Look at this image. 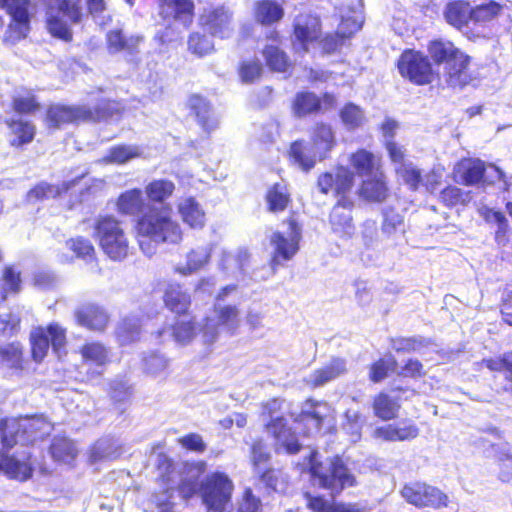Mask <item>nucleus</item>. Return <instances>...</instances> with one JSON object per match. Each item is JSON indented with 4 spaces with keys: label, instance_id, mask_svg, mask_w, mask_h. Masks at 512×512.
<instances>
[{
    "label": "nucleus",
    "instance_id": "nucleus-14",
    "mask_svg": "<svg viewBox=\"0 0 512 512\" xmlns=\"http://www.w3.org/2000/svg\"><path fill=\"white\" fill-rule=\"evenodd\" d=\"M301 230L296 221L290 220L284 231H276L270 237V244L274 249L271 260L273 271L277 269L283 261H289L293 258L299 249V240Z\"/></svg>",
    "mask_w": 512,
    "mask_h": 512
},
{
    "label": "nucleus",
    "instance_id": "nucleus-60",
    "mask_svg": "<svg viewBox=\"0 0 512 512\" xmlns=\"http://www.w3.org/2000/svg\"><path fill=\"white\" fill-rule=\"evenodd\" d=\"M395 365L396 361L394 359H379L371 365L369 379L374 383L381 382L387 377L388 372L393 369Z\"/></svg>",
    "mask_w": 512,
    "mask_h": 512
},
{
    "label": "nucleus",
    "instance_id": "nucleus-8",
    "mask_svg": "<svg viewBox=\"0 0 512 512\" xmlns=\"http://www.w3.org/2000/svg\"><path fill=\"white\" fill-rule=\"evenodd\" d=\"M113 108L111 102L102 100L101 103L94 108V110L86 106H63L53 105L47 111V124L52 128H59L64 124L72 123L74 121L84 120H101L111 116Z\"/></svg>",
    "mask_w": 512,
    "mask_h": 512
},
{
    "label": "nucleus",
    "instance_id": "nucleus-56",
    "mask_svg": "<svg viewBox=\"0 0 512 512\" xmlns=\"http://www.w3.org/2000/svg\"><path fill=\"white\" fill-rule=\"evenodd\" d=\"M264 56L267 65L274 71L284 72L289 66L287 56L284 52L279 50L276 46H266Z\"/></svg>",
    "mask_w": 512,
    "mask_h": 512
},
{
    "label": "nucleus",
    "instance_id": "nucleus-4",
    "mask_svg": "<svg viewBox=\"0 0 512 512\" xmlns=\"http://www.w3.org/2000/svg\"><path fill=\"white\" fill-rule=\"evenodd\" d=\"M52 429V424L42 415L5 419L0 422L1 440L7 449L17 443L27 444L43 439Z\"/></svg>",
    "mask_w": 512,
    "mask_h": 512
},
{
    "label": "nucleus",
    "instance_id": "nucleus-44",
    "mask_svg": "<svg viewBox=\"0 0 512 512\" xmlns=\"http://www.w3.org/2000/svg\"><path fill=\"white\" fill-rule=\"evenodd\" d=\"M458 173L465 185H473L485 177L486 167L483 161L470 159L460 164Z\"/></svg>",
    "mask_w": 512,
    "mask_h": 512
},
{
    "label": "nucleus",
    "instance_id": "nucleus-24",
    "mask_svg": "<svg viewBox=\"0 0 512 512\" xmlns=\"http://www.w3.org/2000/svg\"><path fill=\"white\" fill-rule=\"evenodd\" d=\"M187 107L195 115L198 124L205 132L211 133L217 129L219 119L205 98L197 94L191 95L188 98Z\"/></svg>",
    "mask_w": 512,
    "mask_h": 512
},
{
    "label": "nucleus",
    "instance_id": "nucleus-15",
    "mask_svg": "<svg viewBox=\"0 0 512 512\" xmlns=\"http://www.w3.org/2000/svg\"><path fill=\"white\" fill-rule=\"evenodd\" d=\"M32 356L37 362L43 360L50 345L60 356L66 345V330L58 323H52L47 328L38 327L31 332Z\"/></svg>",
    "mask_w": 512,
    "mask_h": 512
},
{
    "label": "nucleus",
    "instance_id": "nucleus-52",
    "mask_svg": "<svg viewBox=\"0 0 512 512\" xmlns=\"http://www.w3.org/2000/svg\"><path fill=\"white\" fill-rule=\"evenodd\" d=\"M395 171L411 190L418 189L422 182V175L421 171L412 162L400 163V166L395 167Z\"/></svg>",
    "mask_w": 512,
    "mask_h": 512
},
{
    "label": "nucleus",
    "instance_id": "nucleus-54",
    "mask_svg": "<svg viewBox=\"0 0 512 512\" xmlns=\"http://www.w3.org/2000/svg\"><path fill=\"white\" fill-rule=\"evenodd\" d=\"M0 470L5 471L13 478L25 480L29 477L27 466L14 457L0 453Z\"/></svg>",
    "mask_w": 512,
    "mask_h": 512
},
{
    "label": "nucleus",
    "instance_id": "nucleus-10",
    "mask_svg": "<svg viewBox=\"0 0 512 512\" xmlns=\"http://www.w3.org/2000/svg\"><path fill=\"white\" fill-rule=\"evenodd\" d=\"M233 483L221 472L208 475L201 483L200 493L209 512H225L230 503Z\"/></svg>",
    "mask_w": 512,
    "mask_h": 512
},
{
    "label": "nucleus",
    "instance_id": "nucleus-39",
    "mask_svg": "<svg viewBox=\"0 0 512 512\" xmlns=\"http://www.w3.org/2000/svg\"><path fill=\"white\" fill-rule=\"evenodd\" d=\"M175 184L168 179H155L145 186V194L149 204L167 205L165 202L173 195Z\"/></svg>",
    "mask_w": 512,
    "mask_h": 512
},
{
    "label": "nucleus",
    "instance_id": "nucleus-36",
    "mask_svg": "<svg viewBox=\"0 0 512 512\" xmlns=\"http://www.w3.org/2000/svg\"><path fill=\"white\" fill-rule=\"evenodd\" d=\"M83 178L84 173L71 181H64L61 185H52L46 182H41L28 192L27 198L29 201L55 198L61 193L72 189Z\"/></svg>",
    "mask_w": 512,
    "mask_h": 512
},
{
    "label": "nucleus",
    "instance_id": "nucleus-50",
    "mask_svg": "<svg viewBox=\"0 0 512 512\" xmlns=\"http://www.w3.org/2000/svg\"><path fill=\"white\" fill-rule=\"evenodd\" d=\"M502 9L503 6L493 0L477 5L472 8V22L479 24L488 23L497 18L500 15Z\"/></svg>",
    "mask_w": 512,
    "mask_h": 512
},
{
    "label": "nucleus",
    "instance_id": "nucleus-64",
    "mask_svg": "<svg viewBox=\"0 0 512 512\" xmlns=\"http://www.w3.org/2000/svg\"><path fill=\"white\" fill-rule=\"evenodd\" d=\"M498 458L501 464V471L499 478L503 482H509L512 480V452L509 448H503L498 452Z\"/></svg>",
    "mask_w": 512,
    "mask_h": 512
},
{
    "label": "nucleus",
    "instance_id": "nucleus-46",
    "mask_svg": "<svg viewBox=\"0 0 512 512\" xmlns=\"http://www.w3.org/2000/svg\"><path fill=\"white\" fill-rule=\"evenodd\" d=\"M283 8L276 2L263 0L256 4L255 16L262 24H272L283 17Z\"/></svg>",
    "mask_w": 512,
    "mask_h": 512
},
{
    "label": "nucleus",
    "instance_id": "nucleus-35",
    "mask_svg": "<svg viewBox=\"0 0 512 512\" xmlns=\"http://www.w3.org/2000/svg\"><path fill=\"white\" fill-rule=\"evenodd\" d=\"M145 199L140 189L134 188L121 193L117 200L119 213L127 216H140L146 209Z\"/></svg>",
    "mask_w": 512,
    "mask_h": 512
},
{
    "label": "nucleus",
    "instance_id": "nucleus-57",
    "mask_svg": "<svg viewBox=\"0 0 512 512\" xmlns=\"http://www.w3.org/2000/svg\"><path fill=\"white\" fill-rule=\"evenodd\" d=\"M67 246L76 254L78 258H82L89 262L94 259L95 249L88 239L77 237L67 241Z\"/></svg>",
    "mask_w": 512,
    "mask_h": 512
},
{
    "label": "nucleus",
    "instance_id": "nucleus-9",
    "mask_svg": "<svg viewBox=\"0 0 512 512\" xmlns=\"http://www.w3.org/2000/svg\"><path fill=\"white\" fill-rule=\"evenodd\" d=\"M213 316H208L201 329L205 344L214 343L223 330L229 335H234L240 327V311L236 305H221L216 303Z\"/></svg>",
    "mask_w": 512,
    "mask_h": 512
},
{
    "label": "nucleus",
    "instance_id": "nucleus-16",
    "mask_svg": "<svg viewBox=\"0 0 512 512\" xmlns=\"http://www.w3.org/2000/svg\"><path fill=\"white\" fill-rule=\"evenodd\" d=\"M402 497L416 507L439 509L448 506V496L439 488L422 482L406 484L401 490Z\"/></svg>",
    "mask_w": 512,
    "mask_h": 512
},
{
    "label": "nucleus",
    "instance_id": "nucleus-37",
    "mask_svg": "<svg viewBox=\"0 0 512 512\" xmlns=\"http://www.w3.org/2000/svg\"><path fill=\"white\" fill-rule=\"evenodd\" d=\"M349 164L358 176L366 177V179L380 173L377 168L376 157L365 149L352 153L349 157Z\"/></svg>",
    "mask_w": 512,
    "mask_h": 512
},
{
    "label": "nucleus",
    "instance_id": "nucleus-63",
    "mask_svg": "<svg viewBox=\"0 0 512 512\" xmlns=\"http://www.w3.org/2000/svg\"><path fill=\"white\" fill-rule=\"evenodd\" d=\"M345 33L341 34L338 30L335 34H327L320 40L319 45L326 54L337 52L345 43Z\"/></svg>",
    "mask_w": 512,
    "mask_h": 512
},
{
    "label": "nucleus",
    "instance_id": "nucleus-33",
    "mask_svg": "<svg viewBox=\"0 0 512 512\" xmlns=\"http://www.w3.org/2000/svg\"><path fill=\"white\" fill-rule=\"evenodd\" d=\"M166 307L179 316L187 314L191 305V297L180 284L170 283L164 292Z\"/></svg>",
    "mask_w": 512,
    "mask_h": 512
},
{
    "label": "nucleus",
    "instance_id": "nucleus-51",
    "mask_svg": "<svg viewBox=\"0 0 512 512\" xmlns=\"http://www.w3.org/2000/svg\"><path fill=\"white\" fill-rule=\"evenodd\" d=\"M340 118L344 126L349 130H354L365 122L363 110L353 103H348L341 109Z\"/></svg>",
    "mask_w": 512,
    "mask_h": 512
},
{
    "label": "nucleus",
    "instance_id": "nucleus-22",
    "mask_svg": "<svg viewBox=\"0 0 512 512\" xmlns=\"http://www.w3.org/2000/svg\"><path fill=\"white\" fill-rule=\"evenodd\" d=\"M212 247L198 246L186 253L185 260L175 265L174 270L181 276H191L205 268L211 259Z\"/></svg>",
    "mask_w": 512,
    "mask_h": 512
},
{
    "label": "nucleus",
    "instance_id": "nucleus-21",
    "mask_svg": "<svg viewBox=\"0 0 512 512\" xmlns=\"http://www.w3.org/2000/svg\"><path fill=\"white\" fill-rule=\"evenodd\" d=\"M347 372L346 360L333 358L329 363L314 370L304 378L305 384L310 388H318L335 380Z\"/></svg>",
    "mask_w": 512,
    "mask_h": 512
},
{
    "label": "nucleus",
    "instance_id": "nucleus-20",
    "mask_svg": "<svg viewBox=\"0 0 512 512\" xmlns=\"http://www.w3.org/2000/svg\"><path fill=\"white\" fill-rule=\"evenodd\" d=\"M294 36L296 42L294 48L297 52H308L309 44L320 36V20L317 16L305 14L295 19Z\"/></svg>",
    "mask_w": 512,
    "mask_h": 512
},
{
    "label": "nucleus",
    "instance_id": "nucleus-7",
    "mask_svg": "<svg viewBox=\"0 0 512 512\" xmlns=\"http://www.w3.org/2000/svg\"><path fill=\"white\" fill-rule=\"evenodd\" d=\"M284 401L272 399L263 405L262 416L271 419L266 424L268 433L272 434L276 440L277 449H283L289 454H295L300 449V444L295 432L287 427L286 419L281 411L283 410Z\"/></svg>",
    "mask_w": 512,
    "mask_h": 512
},
{
    "label": "nucleus",
    "instance_id": "nucleus-49",
    "mask_svg": "<svg viewBox=\"0 0 512 512\" xmlns=\"http://www.w3.org/2000/svg\"><path fill=\"white\" fill-rule=\"evenodd\" d=\"M320 99L311 92H300L293 103L294 114L298 117L316 112L320 109Z\"/></svg>",
    "mask_w": 512,
    "mask_h": 512
},
{
    "label": "nucleus",
    "instance_id": "nucleus-62",
    "mask_svg": "<svg viewBox=\"0 0 512 512\" xmlns=\"http://www.w3.org/2000/svg\"><path fill=\"white\" fill-rule=\"evenodd\" d=\"M485 219L487 222L497 224L498 229L496 231V240L499 244L504 243L505 234L508 229V221L505 216L499 211L489 209L485 213Z\"/></svg>",
    "mask_w": 512,
    "mask_h": 512
},
{
    "label": "nucleus",
    "instance_id": "nucleus-23",
    "mask_svg": "<svg viewBox=\"0 0 512 512\" xmlns=\"http://www.w3.org/2000/svg\"><path fill=\"white\" fill-rule=\"evenodd\" d=\"M187 107L195 115L198 124L205 132L211 133L217 129L219 119L205 98L197 94L191 95L188 98Z\"/></svg>",
    "mask_w": 512,
    "mask_h": 512
},
{
    "label": "nucleus",
    "instance_id": "nucleus-40",
    "mask_svg": "<svg viewBox=\"0 0 512 512\" xmlns=\"http://www.w3.org/2000/svg\"><path fill=\"white\" fill-rule=\"evenodd\" d=\"M11 133L10 144L14 147L30 143L35 135V127L32 123L22 119L6 120Z\"/></svg>",
    "mask_w": 512,
    "mask_h": 512
},
{
    "label": "nucleus",
    "instance_id": "nucleus-43",
    "mask_svg": "<svg viewBox=\"0 0 512 512\" xmlns=\"http://www.w3.org/2000/svg\"><path fill=\"white\" fill-rule=\"evenodd\" d=\"M141 319L131 315L125 317L118 325L116 336L121 345H127L136 341L141 333Z\"/></svg>",
    "mask_w": 512,
    "mask_h": 512
},
{
    "label": "nucleus",
    "instance_id": "nucleus-58",
    "mask_svg": "<svg viewBox=\"0 0 512 512\" xmlns=\"http://www.w3.org/2000/svg\"><path fill=\"white\" fill-rule=\"evenodd\" d=\"M188 48L193 54L202 57L214 50V44L207 36L193 33L189 37Z\"/></svg>",
    "mask_w": 512,
    "mask_h": 512
},
{
    "label": "nucleus",
    "instance_id": "nucleus-59",
    "mask_svg": "<svg viewBox=\"0 0 512 512\" xmlns=\"http://www.w3.org/2000/svg\"><path fill=\"white\" fill-rule=\"evenodd\" d=\"M364 424V420L357 410L348 409L345 413L344 430L352 436L353 441L360 438V431Z\"/></svg>",
    "mask_w": 512,
    "mask_h": 512
},
{
    "label": "nucleus",
    "instance_id": "nucleus-3",
    "mask_svg": "<svg viewBox=\"0 0 512 512\" xmlns=\"http://www.w3.org/2000/svg\"><path fill=\"white\" fill-rule=\"evenodd\" d=\"M428 52L436 64H444L443 76L450 87L462 88L471 81L468 73L470 57L451 41L432 40L428 45Z\"/></svg>",
    "mask_w": 512,
    "mask_h": 512
},
{
    "label": "nucleus",
    "instance_id": "nucleus-26",
    "mask_svg": "<svg viewBox=\"0 0 512 512\" xmlns=\"http://www.w3.org/2000/svg\"><path fill=\"white\" fill-rule=\"evenodd\" d=\"M75 318L79 325L93 331H103L109 322L105 309L95 304L79 307L75 311Z\"/></svg>",
    "mask_w": 512,
    "mask_h": 512
},
{
    "label": "nucleus",
    "instance_id": "nucleus-13",
    "mask_svg": "<svg viewBox=\"0 0 512 512\" xmlns=\"http://www.w3.org/2000/svg\"><path fill=\"white\" fill-rule=\"evenodd\" d=\"M398 70L402 77L416 85L430 84L435 77L428 57L414 50H406L401 54Z\"/></svg>",
    "mask_w": 512,
    "mask_h": 512
},
{
    "label": "nucleus",
    "instance_id": "nucleus-28",
    "mask_svg": "<svg viewBox=\"0 0 512 512\" xmlns=\"http://www.w3.org/2000/svg\"><path fill=\"white\" fill-rule=\"evenodd\" d=\"M193 2L190 0H159L160 15L164 19H173L184 27L192 22Z\"/></svg>",
    "mask_w": 512,
    "mask_h": 512
},
{
    "label": "nucleus",
    "instance_id": "nucleus-48",
    "mask_svg": "<svg viewBox=\"0 0 512 512\" xmlns=\"http://www.w3.org/2000/svg\"><path fill=\"white\" fill-rule=\"evenodd\" d=\"M50 452L56 461L64 463H70L77 455L74 443L65 437L55 438L51 444Z\"/></svg>",
    "mask_w": 512,
    "mask_h": 512
},
{
    "label": "nucleus",
    "instance_id": "nucleus-31",
    "mask_svg": "<svg viewBox=\"0 0 512 512\" xmlns=\"http://www.w3.org/2000/svg\"><path fill=\"white\" fill-rule=\"evenodd\" d=\"M328 413L327 403L308 400L301 411L299 422L308 427V433L318 432Z\"/></svg>",
    "mask_w": 512,
    "mask_h": 512
},
{
    "label": "nucleus",
    "instance_id": "nucleus-30",
    "mask_svg": "<svg viewBox=\"0 0 512 512\" xmlns=\"http://www.w3.org/2000/svg\"><path fill=\"white\" fill-rule=\"evenodd\" d=\"M472 7L468 2L463 0H455L447 3L444 9V18L451 26L460 31L468 28L469 22L472 21Z\"/></svg>",
    "mask_w": 512,
    "mask_h": 512
},
{
    "label": "nucleus",
    "instance_id": "nucleus-19",
    "mask_svg": "<svg viewBox=\"0 0 512 512\" xmlns=\"http://www.w3.org/2000/svg\"><path fill=\"white\" fill-rule=\"evenodd\" d=\"M200 23L206 31L220 39L229 38L233 33L232 13L223 6L205 9Z\"/></svg>",
    "mask_w": 512,
    "mask_h": 512
},
{
    "label": "nucleus",
    "instance_id": "nucleus-41",
    "mask_svg": "<svg viewBox=\"0 0 512 512\" xmlns=\"http://www.w3.org/2000/svg\"><path fill=\"white\" fill-rule=\"evenodd\" d=\"M290 157L300 169L305 172L310 171L316 164L317 153L312 148L309 149L303 142L295 141L291 144Z\"/></svg>",
    "mask_w": 512,
    "mask_h": 512
},
{
    "label": "nucleus",
    "instance_id": "nucleus-17",
    "mask_svg": "<svg viewBox=\"0 0 512 512\" xmlns=\"http://www.w3.org/2000/svg\"><path fill=\"white\" fill-rule=\"evenodd\" d=\"M249 261L250 254L246 248L228 249L222 247L217 255V269L225 278L239 281L244 278L245 268Z\"/></svg>",
    "mask_w": 512,
    "mask_h": 512
},
{
    "label": "nucleus",
    "instance_id": "nucleus-45",
    "mask_svg": "<svg viewBox=\"0 0 512 512\" xmlns=\"http://www.w3.org/2000/svg\"><path fill=\"white\" fill-rule=\"evenodd\" d=\"M266 200L269 211L274 213L284 211L290 202V194L286 184L275 183L267 191Z\"/></svg>",
    "mask_w": 512,
    "mask_h": 512
},
{
    "label": "nucleus",
    "instance_id": "nucleus-32",
    "mask_svg": "<svg viewBox=\"0 0 512 512\" xmlns=\"http://www.w3.org/2000/svg\"><path fill=\"white\" fill-rule=\"evenodd\" d=\"M141 41L140 36H127L121 29L110 30L106 35L107 49L110 54L126 52L132 55L138 51Z\"/></svg>",
    "mask_w": 512,
    "mask_h": 512
},
{
    "label": "nucleus",
    "instance_id": "nucleus-29",
    "mask_svg": "<svg viewBox=\"0 0 512 512\" xmlns=\"http://www.w3.org/2000/svg\"><path fill=\"white\" fill-rule=\"evenodd\" d=\"M382 214L381 235L391 245L396 246L405 237L404 217L392 208H385Z\"/></svg>",
    "mask_w": 512,
    "mask_h": 512
},
{
    "label": "nucleus",
    "instance_id": "nucleus-38",
    "mask_svg": "<svg viewBox=\"0 0 512 512\" xmlns=\"http://www.w3.org/2000/svg\"><path fill=\"white\" fill-rule=\"evenodd\" d=\"M360 196L368 201L382 202L386 199L388 189L383 174L376 173L374 176L363 180L360 188Z\"/></svg>",
    "mask_w": 512,
    "mask_h": 512
},
{
    "label": "nucleus",
    "instance_id": "nucleus-27",
    "mask_svg": "<svg viewBox=\"0 0 512 512\" xmlns=\"http://www.w3.org/2000/svg\"><path fill=\"white\" fill-rule=\"evenodd\" d=\"M196 335L195 323L189 315H181L175 323L168 328H164L157 333V337L165 341L167 338H172L176 343L186 345Z\"/></svg>",
    "mask_w": 512,
    "mask_h": 512
},
{
    "label": "nucleus",
    "instance_id": "nucleus-11",
    "mask_svg": "<svg viewBox=\"0 0 512 512\" xmlns=\"http://www.w3.org/2000/svg\"><path fill=\"white\" fill-rule=\"evenodd\" d=\"M46 15L47 29L50 34L64 41H70L72 33L64 18L74 23L80 21L82 16L81 0H61L58 8H48Z\"/></svg>",
    "mask_w": 512,
    "mask_h": 512
},
{
    "label": "nucleus",
    "instance_id": "nucleus-55",
    "mask_svg": "<svg viewBox=\"0 0 512 512\" xmlns=\"http://www.w3.org/2000/svg\"><path fill=\"white\" fill-rule=\"evenodd\" d=\"M440 200L448 207L465 205L470 202V192H464L456 186H449L441 191Z\"/></svg>",
    "mask_w": 512,
    "mask_h": 512
},
{
    "label": "nucleus",
    "instance_id": "nucleus-25",
    "mask_svg": "<svg viewBox=\"0 0 512 512\" xmlns=\"http://www.w3.org/2000/svg\"><path fill=\"white\" fill-rule=\"evenodd\" d=\"M176 207L181 220L190 228L198 230L205 226L206 213L202 205L194 197L180 198Z\"/></svg>",
    "mask_w": 512,
    "mask_h": 512
},
{
    "label": "nucleus",
    "instance_id": "nucleus-1",
    "mask_svg": "<svg viewBox=\"0 0 512 512\" xmlns=\"http://www.w3.org/2000/svg\"><path fill=\"white\" fill-rule=\"evenodd\" d=\"M135 232L140 249L147 256L154 255L159 244H178L183 236L170 205L147 204L136 220Z\"/></svg>",
    "mask_w": 512,
    "mask_h": 512
},
{
    "label": "nucleus",
    "instance_id": "nucleus-34",
    "mask_svg": "<svg viewBox=\"0 0 512 512\" xmlns=\"http://www.w3.org/2000/svg\"><path fill=\"white\" fill-rule=\"evenodd\" d=\"M311 140L313 149L317 153L319 160L327 158L336 145L335 135L331 126L324 123L316 125Z\"/></svg>",
    "mask_w": 512,
    "mask_h": 512
},
{
    "label": "nucleus",
    "instance_id": "nucleus-53",
    "mask_svg": "<svg viewBox=\"0 0 512 512\" xmlns=\"http://www.w3.org/2000/svg\"><path fill=\"white\" fill-rule=\"evenodd\" d=\"M373 407L376 416L384 420H389L395 417L399 406L387 394L380 393L375 398Z\"/></svg>",
    "mask_w": 512,
    "mask_h": 512
},
{
    "label": "nucleus",
    "instance_id": "nucleus-42",
    "mask_svg": "<svg viewBox=\"0 0 512 512\" xmlns=\"http://www.w3.org/2000/svg\"><path fill=\"white\" fill-rule=\"evenodd\" d=\"M143 150L137 145H117L109 149L102 158L103 163L125 164L132 159L141 157Z\"/></svg>",
    "mask_w": 512,
    "mask_h": 512
},
{
    "label": "nucleus",
    "instance_id": "nucleus-12",
    "mask_svg": "<svg viewBox=\"0 0 512 512\" xmlns=\"http://www.w3.org/2000/svg\"><path fill=\"white\" fill-rule=\"evenodd\" d=\"M0 7L11 17L5 41L14 44L25 38L30 31L33 5L30 0H0Z\"/></svg>",
    "mask_w": 512,
    "mask_h": 512
},
{
    "label": "nucleus",
    "instance_id": "nucleus-18",
    "mask_svg": "<svg viewBox=\"0 0 512 512\" xmlns=\"http://www.w3.org/2000/svg\"><path fill=\"white\" fill-rule=\"evenodd\" d=\"M83 363L81 370H85V380L92 381L102 375L108 362V350L99 342H90L80 349Z\"/></svg>",
    "mask_w": 512,
    "mask_h": 512
},
{
    "label": "nucleus",
    "instance_id": "nucleus-61",
    "mask_svg": "<svg viewBox=\"0 0 512 512\" xmlns=\"http://www.w3.org/2000/svg\"><path fill=\"white\" fill-rule=\"evenodd\" d=\"M144 365L147 373L153 376H161L166 373L168 359L161 354L153 353L144 359Z\"/></svg>",
    "mask_w": 512,
    "mask_h": 512
},
{
    "label": "nucleus",
    "instance_id": "nucleus-2",
    "mask_svg": "<svg viewBox=\"0 0 512 512\" xmlns=\"http://www.w3.org/2000/svg\"><path fill=\"white\" fill-rule=\"evenodd\" d=\"M354 185V174L348 167L339 165L335 170L325 172L318 177L317 186L321 193H333L339 196L332 208L329 222L332 231L340 238L350 239L355 233L352 218L353 201L347 196Z\"/></svg>",
    "mask_w": 512,
    "mask_h": 512
},
{
    "label": "nucleus",
    "instance_id": "nucleus-47",
    "mask_svg": "<svg viewBox=\"0 0 512 512\" xmlns=\"http://www.w3.org/2000/svg\"><path fill=\"white\" fill-rule=\"evenodd\" d=\"M120 454V445L117 441L109 438L98 440L91 449V458L93 461L116 459Z\"/></svg>",
    "mask_w": 512,
    "mask_h": 512
},
{
    "label": "nucleus",
    "instance_id": "nucleus-6",
    "mask_svg": "<svg viewBox=\"0 0 512 512\" xmlns=\"http://www.w3.org/2000/svg\"><path fill=\"white\" fill-rule=\"evenodd\" d=\"M317 452L311 453L310 472L313 481L320 487L330 491L331 495L340 493L355 483L354 476L344 466L339 457L317 462Z\"/></svg>",
    "mask_w": 512,
    "mask_h": 512
},
{
    "label": "nucleus",
    "instance_id": "nucleus-5",
    "mask_svg": "<svg viewBox=\"0 0 512 512\" xmlns=\"http://www.w3.org/2000/svg\"><path fill=\"white\" fill-rule=\"evenodd\" d=\"M94 236L103 252L114 261L128 256L129 240L122 223L114 216H99L94 223Z\"/></svg>",
    "mask_w": 512,
    "mask_h": 512
}]
</instances>
